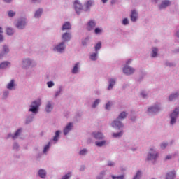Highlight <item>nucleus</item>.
<instances>
[{"label": "nucleus", "instance_id": "nucleus-60", "mask_svg": "<svg viewBox=\"0 0 179 179\" xmlns=\"http://www.w3.org/2000/svg\"><path fill=\"white\" fill-rule=\"evenodd\" d=\"M111 3H115V1L112 0Z\"/></svg>", "mask_w": 179, "mask_h": 179}, {"label": "nucleus", "instance_id": "nucleus-45", "mask_svg": "<svg viewBox=\"0 0 179 179\" xmlns=\"http://www.w3.org/2000/svg\"><path fill=\"white\" fill-rule=\"evenodd\" d=\"M110 107H111V102H108L106 105V109L110 110Z\"/></svg>", "mask_w": 179, "mask_h": 179}, {"label": "nucleus", "instance_id": "nucleus-57", "mask_svg": "<svg viewBox=\"0 0 179 179\" xmlns=\"http://www.w3.org/2000/svg\"><path fill=\"white\" fill-rule=\"evenodd\" d=\"M108 0H102L103 3H106Z\"/></svg>", "mask_w": 179, "mask_h": 179}, {"label": "nucleus", "instance_id": "nucleus-7", "mask_svg": "<svg viewBox=\"0 0 179 179\" xmlns=\"http://www.w3.org/2000/svg\"><path fill=\"white\" fill-rule=\"evenodd\" d=\"M123 72L126 75H132V73H134V72H135V69L129 67L128 66H126L123 69Z\"/></svg>", "mask_w": 179, "mask_h": 179}, {"label": "nucleus", "instance_id": "nucleus-41", "mask_svg": "<svg viewBox=\"0 0 179 179\" xmlns=\"http://www.w3.org/2000/svg\"><path fill=\"white\" fill-rule=\"evenodd\" d=\"M139 178H141V172L138 171L136 173V174L135 177L134 178V179H139Z\"/></svg>", "mask_w": 179, "mask_h": 179}, {"label": "nucleus", "instance_id": "nucleus-14", "mask_svg": "<svg viewBox=\"0 0 179 179\" xmlns=\"http://www.w3.org/2000/svg\"><path fill=\"white\" fill-rule=\"evenodd\" d=\"M71 23L66 22L63 24L62 30H71Z\"/></svg>", "mask_w": 179, "mask_h": 179}, {"label": "nucleus", "instance_id": "nucleus-59", "mask_svg": "<svg viewBox=\"0 0 179 179\" xmlns=\"http://www.w3.org/2000/svg\"><path fill=\"white\" fill-rule=\"evenodd\" d=\"M83 45H86V42L85 41H83Z\"/></svg>", "mask_w": 179, "mask_h": 179}, {"label": "nucleus", "instance_id": "nucleus-18", "mask_svg": "<svg viewBox=\"0 0 179 179\" xmlns=\"http://www.w3.org/2000/svg\"><path fill=\"white\" fill-rule=\"evenodd\" d=\"M10 65V63L8 62H3L0 64V69H5L6 68H8Z\"/></svg>", "mask_w": 179, "mask_h": 179}, {"label": "nucleus", "instance_id": "nucleus-43", "mask_svg": "<svg viewBox=\"0 0 179 179\" xmlns=\"http://www.w3.org/2000/svg\"><path fill=\"white\" fill-rule=\"evenodd\" d=\"M70 177H71V173H69L64 176H63L62 179H69Z\"/></svg>", "mask_w": 179, "mask_h": 179}, {"label": "nucleus", "instance_id": "nucleus-10", "mask_svg": "<svg viewBox=\"0 0 179 179\" xmlns=\"http://www.w3.org/2000/svg\"><path fill=\"white\" fill-rule=\"evenodd\" d=\"M92 135L95 139H103L104 138V136L103 135V133L101 132H94L92 133Z\"/></svg>", "mask_w": 179, "mask_h": 179}, {"label": "nucleus", "instance_id": "nucleus-62", "mask_svg": "<svg viewBox=\"0 0 179 179\" xmlns=\"http://www.w3.org/2000/svg\"><path fill=\"white\" fill-rule=\"evenodd\" d=\"M87 40H89V38H86L85 41H87Z\"/></svg>", "mask_w": 179, "mask_h": 179}, {"label": "nucleus", "instance_id": "nucleus-21", "mask_svg": "<svg viewBox=\"0 0 179 179\" xmlns=\"http://www.w3.org/2000/svg\"><path fill=\"white\" fill-rule=\"evenodd\" d=\"M46 174L47 173L44 169H41L38 171V176L41 177V178H45Z\"/></svg>", "mask_w": 179, "mask_h": 179}, {"label": "nucleus", "instance_id": "nucleus-22", "mask_svg": "<svg viewBox=\"0 0 179 179\" xmlns=\"http://www.w3.org/2000/svg\"><path fill=\"white\" fill-rule=\"evenodd\" d=\"M15 86V80H11L10 82L7 85V89L11 90Z\"/></svg>", "mask_w": 179, "mask_h": 179}, {"label": "nucleus", "instance_id": "nucleus-48", "mask_svg": "<svg viewBox=\"0 0 179 179\" xmlns=\"http://www.w3.org/2000/svg\"><path fill=\"white\" fill-rule=\"evenodd\" d=\"M128 23H129L128 19L124 18V19L123 20V21H122V24L126 25V24H128Z\"/></svg>", "mask_w": 179, "mask_h": 179}, {"label": "nucleus", "instance_id": "nucleus-49", "mask_svg": "<svg viewBox=\"0 0 179 179\" xmlns=\"http://www.w3.org/2000/svg\"><path fill=\"white\" fill-rule=\"evenodd\" d=\"M166 146H167V143H163L161 145V148H162V149H166Z\"/></svg>", "mask_w": 179, "mask_h": 179}, {"label": "nucleus", "instance_id": "nucleus-50", "mask_svg": "<svg viewBox=\"0 0 179 179\" xmlns=\"http://www.w3.org/2000/svg\"><path fill=\"white\" fill-rule=\"evenodd\" d=\"M92 3H93L92 1H88L87 3V7L89 8L90 6H92Z\"/></svg>", "mask_w": 179, "mask_h": 179}, {"label": "nucleus", "instance_id": "nucleus-3", "mask_svg": "<svg viewBox=\"0 0 179 179\" xmlns=\"http://www.w3.org/2000/svg\"><path fill=\"white\" fill-rule=\"evenodd\" d=\"M159 156V154L156 152L153 149H150V153L148 155L147 160H156Z\"/></svg>", "mask_w": 179, "mask_h": 179}, {"label": "nucleus", "instance_id": "nucleus-51", "mask_svg": "<svg viewBox=\"0 0 179 179\" xmlns=\"http://www.w3.org/2000/svg\"><path fill=\"white\" fill-rule=\"evenodd\" d=\"M19 148V145L17 143H14L13 149H17Z\"/></svg>", "mask_w": 179, "mask_h": 179}, {"label": "nucleus", "instance_id": "nucleus-4", "mask_svg": "<svg viewBox=\"0 0 179 179\" xmlns=\"http://www.w3.org/2000/svg\"><path fill=\"white\" fill-rule=\"evenodd\" d=\"M179 114V108L175 109V110L171 114V124L173 125L176 124V118H177V115Z\"/></svg>", "mask_w": 179, "mask_h": 179}, {"label": "nucleus", "instance_id": "nucleus-35", "mask_svg": "<svg viewBox=\"0 0 179 179\" xmlns=\"http://www.w3.org/2000/svg\"><path fill=\"white\" fill-rule=\"evenodd\" d=\"M101 48V42H99L95 46V51H99Z\"/></svg>", "mask_w": 179, "mask_h": 179}, {"label": "nucleus", "instance_id": "nucleus-25", "mask_svg": "<svg viewBox=\"0 0 179 179\" xmlns=\"http://www.w3.org/2000/svg\"><path fill=\"white\" fill-rule=\"evenodd\" d=\"M20 132H22L21 129H19L18 130H17L14 136H12L13 139H16V138H17V136H19V135L20 134Z\"/></svg>", "mask_w": 179, "mask_h": 179}, {"label": "nucleus", "instance_id": "nucleus-37", "mask_svg": "<svg viewBox=\"0 0 179 179\" xmlns=\"http://www.w3.org/2000/svg\"><path fill=\"white\" fill-rule=\"evenodd\" d=\"M2 33H3V31H2V27H0V43H1V41H3V36H2Z\"/></svg>", "mask_w": 179, "mask_h": 179}, {"label": "nucleus", "instance_id": "nucleus-15", "mask_svg": "<svg viewBox=\"0 0 179 179\" xmlns=\"http://www.w3.org/2000/svg\"><path fill=\"white\" fill-rule=\"evenodd\" d=\"M62 40L64 41H69L71 40V34L65 33L62 35Z\"/></svg>", "mask_w": 179, "mask_h": 179}, {"label": "nucleus", "instance_id": "nucleus-44", "mask_svg": "<svg viewBox=\"0 0 179 179\" xmlns=\"http://www.w3.org/2000/svg\"><path fill=\"white\" fill-rule=\"evenodd\" d=\"M48 87H52V86H54V83L52 81H49L47 83Z\"/></svg>", "mask_w": 179, "mask_h": 179}, {"label": "nucleus", "instance_id": "nucleus-26", "mask_svg": "<svg viewBox=\"0 0 179 179\" xmlns=\"http://www.w3.org/2000/svg\"><path fill=\"white\" fill-rule=\"evenodd\" d=\"M43 14V9H39L35 13V17H40Z\"/></svg>", "mask_w": 179, "mask_h": 179}, {"label": "nucleus", "instance_id": "nucleus-32", "mask_svg": "<svg viewBox=\"0 0 179 179\" xmlns=\"http://www.w3.org/2000/svg\"><path fill=\"white\" fill-rule=\"evenodd\" d=\"M6 31L8 36H12V34H13V29H12V28H7Z\"/></svg>", "mask_w": 179, "mask_h": 179}, {"label": "nucleus", "instance_id": "nucleus-33", "mask_svg": "<svg viewBox=\"0 0 179 179\" xmlns=\"http://www.w3.org/2000/svg\"><path fill=\"white\" fill-rule=\"evenodd\" d=\"M100 103V99H96L94 102V103H93V105H92V108H96V107H97V106H99V103Z\"/></svg>", "mask_w": 179, "mask_h": 179}, {"label": "nucleus", "instance_id": "nucleus-12", "mask_svg": "<svg viewBox=\"0 0 179 179\" xmlns=\"http://www.w3.org/2000/svg\"><path fill=\"white\" fill-rule=\"evenodd\" d=\"M136 19H138V13L136 10H132L131 15V22H136Z\"/></svg>", "mask_w": 179, "mask_h": 179}, {"label": "nucleus", "instance_id": "nucleus-24", "mask_svg": "<svg viewBox=\"0 0 179 179\" xmlns=\"http://www.w3.org/2000/svg\"><path fill=\"white\" fill-rule=\"evenodd\" d=\"M95 144H96V146H99V148H101V146H104V145H106V141H96V142H95Z\"/></svg>", "mask_w": 179, "mask_h": 179}, {"label": "nucleus", "instance_id": "nucleus-47", "mask_svg": "<svg viewBox=\"0 0 179 179\" xmlns=\"http://www.w3.org/2000/svg\"><path fill=\"white\" fill-rule=\"evenodd\" d=\"M105 172H102L100 173V176L97 177V179H102L104 177Z\"/></svg>", "mask_w": 179, "mask_h": 179}, {"label": "nucleus", "instance_id": "nucleus-19", "mask_svg": "<svg viewBox=\"0 0 179 179\" xmlns=\"http://www.w3.org/2000/svg\"><path fill=\"white\" fill-rule=\"evenodd\" d=\"M115 85V80L111 78L109 80V86L108 87V90H111L113 89V86Z\"/></svg>", "mask_w": 179, "mask_h": 179}, {"label": "nucleus", "instance_id": "nucleus-52", "mask_svg": "<svg viewBox=\"0 0 179 179\" xmlns=\"http://www.w3.org/2000/svg\"><path fill=\"white\" fill-rule=\"evenodd\" d=\"M171 159V155H167L165 158V160H170Z\"/></svg>", "mask_w": 179, "mask_h": 179}, {"label": "nucleus", "instance_id": "nucleus-55", "mask_svg": "<svg viewBox=\"0 0 179 179\" xmlns=\"http://www.w3.org/2000/svg\"><path fill=\"white\" fill-rule=\"evenodd\" d=\"M132 62V59H129L127 62V65L131 64Z\"/></svg>", "mask_w": 179, "mask_h": 179}, {"label": "nucleus", "instance_id": "nucleus-30", "mask_svg": "<svg viewBox=\"0 0 179 179\" xmlns=\"http://www.w3.org/2000/svg\"><path fill=\"white\" fill-rule=\"evenodd\" d=\"M122 131H120L119 133H113V138H120V136H122Z\"/></svg>", "mask_w": 179, "mask_h": 179}, {"label": "nucleus", "instance_id": "nucleus-31", "mask_svg": "<svg viewBox=\"0 0 179 179\" xmlns=\"http://www.w3.org/2000/svg\"><path fill=\"white\" fill-rule=\"evenodd\" d=\"M90 59H92V61H96V59H97V53H93L92 55H91Z\"/></svg>", "mask_w": 179, "mask_h": 179}, {"label": "nucleus", "instance_id": "nucleus-8", "mask_svg": "<svg viewBox=\"0 0 179 179\" xmlns=\"http://www.w3.org/2000/svg\"><path fill=\"white\" fill-rule=\"evenodd\" d=\"M24 26H26V20H20L17 24V29H24Z\"/></svg>", "mask_w": 179, "mask_h": 179}, {"label": "nucleus", "instance_id": "nucleus-23", "mask_svg": "<svg viewBox=\"0 0 179 179\" xmlns=\"http://www.w3.org/2000/svg\"><path fill=\"white\" fill-rule=\"evenodd\" d=\"M46 113H50V111H52V105H51V103H48L47 106H46Z\"/></svg>", "mask_w": 179, "mask_h": 179}, {"label": "nucleus", "instance_id": "nucleus-16", "mask_svg": "<svg viewBox=\"0 0 179 179\" xmlns=\"http://www.w3.org/2000/svg\"><path fill=\"white\" fill-rule=\"evenodd\" d=\"M31 65V61H30V59H24L23 60V66L24 68H27V66H30Z\"/></svg>", "mask_w": 179, "mask_h": 179}, {"label": "nucleus", "instance_id": "nucleus-2", "mask_svg": "<svg viewBox=\"0 0 179 179\" xmlns=\"http://www.w3.org/2000/svg\"><path fill=\"white\" fill-rule=\"evenodd\" d=\"M41 106V99H38L36 101H34L29 108V111L33 113L34 114H37V111H38V108Z\"/></svg>", "mask_w": 179, "mask_h": 179}, {"label": "nucleus", "instance_id": "nucleus-29", "mask_svg": "<svg viewBox=\"0 0 179 179\" xmlns=\"http://www.w3.org/2000/svg\"><path fill=\"white\" fill-rule=\"evenodd\" d=\"M59 131H57L55 132V136L53 138V141H55V142H57V141H58V138H59Z\"/></svg>", "mask_w": 179, "mask_h": 179}, {"label": "nucleus", "instance_id": "nucleus-5", "mask_svg": "<svg viewBox=\"0 0 179 179\" xmlns=\"http://www.w3.org/2000/svg\"><path fill=\"white\" fill-rule=\"evenodd\" d=\"M74 8H75L76 12V13H78V15H79L80 13V10H82V9H83V6H82V4H80V3H79V1L78 0H76L74 1Z\"/></svg>", "mask_w": 179, "mask_h": 179}, {"label": "nucleus", "instance_id": "nucleus-11", "mask_svg": "<svg viewBox=\"0 0 179 179\" xmlns=\"http://www.w3.org/2000/svg\"><path fill=\"white\" fill-rule=\"evenodd\" d=\"M54 50H55V51L56 50V51H58V52H62V51H64V50H65V46L64 45V43H62L59 45H58L57 46H56Z\"/></svg>", "mask_w": 179, "mask_h": 179}, {"label": "nucleus", "instance_id": "nucleus-1", "mask_svg": "<svg viewBox=\"0 0 179 179\" xmlns=\"http://www.w3.org/2000/svg\"><path fill=\"white\" fill-rule=\"evenodd\" d=\"M127 115H128V113H127L125 112H122L120 114L118 118L112 123L113 127L117 128L118 129H120V128H122V127H124V125H122V123H121L120 120H124V118L127 117Z\"/></svg>", "mask_w": 179, "mask_h": 179}, {"label": "nucleus", "instance_id": "nucleus-38", "mask_svg": "<svg viewBox=\"0 0 179 179\" xmlns=\"http://www.w3.org/2000/svg\"><path fill=\"white\" fill-rule=\"evenodd\" d=\"M51 145V143L49 142L48 145H46L43 149V153H45L47 152L48 149H50V145Z\"/></svg>", "mask_w": 179, "mask_h": 179}, {"label": "nucleus", "instance_id": "nucleus-61", "mask_svg": "<svg viewBox=\"0 0 179 179\" xmlns=\"http://www.w3.org/2000/svg\"><path fill=\"white\" fill-rule=\"evenodd\" d=\"M176 36H177V37H179V33L178 32L176 33Z\"/></svg>", "mask_w": 179, "mask_h": 179}, {"label": "nucleus", "instance_id": "nucleus-17", "mask_svg": "<svg viewBox=\"0 0 179 179\" xmlns=\"http://www.w3.org/2000/svg\"><path fill=\"white\" fill-rule=\"evenodd\" d=\"M159 110V106H153L148 108V113H157Z\"/></svg>", "mask_w": 179, "mask_h": 179}, {"label": "nucleus", "instance_id": "nucleus-28", "mask_svg": "<svg viewBox=\"0 0 179 179\" xmlns=\"http://www.w3.org/2000/svg\"><path fill=\"white\" fill-rule=\"evenodd\" d=\"M78 66H79V63H76L72 69L73 73H78Z\"/></svg>", "mask_w": 179, "mask_h": 179}, {"label": "nucleus", "instance_id": "nucleus-9", "mask_svg": "<svg viewBox=\"0 0 179 179\" xmlns=\"http://www.w3.org/2000/svg\"><path fill=\"white\" fill-rule=\"evenodd\" d=\"M171 2L169 0H164L162 2L161 5L159 6V9H163L164 8H167V6H169L171 5Z\"/></svg>", "mask_w": 179, "mask_h": 179}, {"label": "nucleus", "instance_id": "nucleus-46", "mask_svg": "<svg viewBox=\"0 0 179 179\" xmlns=\"http://www.w3.org/2000/svg\"><path fill=\"white\" fill-rule=\"evenodd\" d=\"M112 178H113V179H124V176H117V177L113 176H112Z\"/></svg>", "mask_w": 179, "mask_h": 179}, {"label": "nucleus", "instance_id": "nucleus-34", "mask_svg": "<svg viewBox=\"0 0 179 179\" xmlns=\"http://www.w3.org/2000/svg\"><path fill=\"white\" fill-rule=\"evenodd\" d=\"M3 54H8V52H9V48H8L6 45H4L3 48Z\"/></svg>", "mask_w": 179, "mask_h": 179}, {"label": "nucleus", "instance_id": "nucleus-42", "mask_svg": "<svg viewBox=\"0 0 179 179\" xmlns=\"http://www.w3.org/2000/svg\"><path fill=\"white\" fill-rule=\"evenodd\" d=\"M95 34H99V33H101V29L100 28H96L94 30Z\"/></svg>", "mask_w": 179, "mask_h": 179}, {"label": "nucleus", "instance_id": "nucleus-58", "mask_svg": "<svg viewBox=\"0 0 179 179\" xmlns=\"http://www.w3.org/2000/svg\"><path fill=\"white\" fill-rule=\"evenodd\" d=\"M4 94H6V96H8V94H9V92H4Z\"/></svg>", "mask_w": 179, "mask_h": 179}, {"label": "nucleus", "instance_id": "nucleus-20", "mask_svg": "<svg viewBox=\"0 0 179 179\" xmlns=\"http://www.w3.org/2000/svg\"><path fill=\"white\" fill-rule=\"evenodd\" d=\"M174 177H176V172L175 171L169 172L166 175V179H174Z\"/></svg>", "mask_w": 179, "mask_h": 179}, {"label": "nucleus", "instance_id": "nucleus-39", "mask_svg": "<svg viewBox=\"0 0 179 179\" xmlns=\"http://www.w3.org/2000/svg\"><path fill=\"white\" fill-rule=\"evenodd\" d=\"M16 15V13H15V12H13V11H12V10H10L9 12H8V16L10 17H13V16H15Z\"/></svg>", "mask_w": 179, "mask_h": 179}, {"label": "nucleus", "instance_id": "nucleus-40", "mask_svg": "<svg viewBox=\"0 0 179 179\" xmlns=\"http://www.w3.org/2000/svg\"><path fill=\"white\" fill-rule=\"evenodd\" d=\"M86 153H87V150L86 149H83L80 151V155H82L83 156L86 155Z\"/></svg>", "mask_w": 179, "mask_h": 179}, {"label": "nucleus", "instance_id": "nucleus-56", "mask_svg": "<svg viewBox=\"0 0 179 179\" xmlns=\"http://www.w3.org/2000/svg\"><path fill=\"white\" fill-rule=\"evenodd\" d=\"M7 3H10V2H12V0H4Z\"/></svg>", "mask_w": 179, "mask_h": 179}, {"label": "nucleus", "instance_id": "nucleus-36", "mask_svg": "<svg viewBox=\"0 0 179 179\" xmlns=\"http://www.w3.org/2000/svg\"><path fill=\"white\" fill-rule=\"evenodd\" d=\"M157 55V48H154L152 49V57H155Z\"/></svg>", "mask_w": 179, "mask_h": 179}, {"label": "nucleus", "instance_id": "nucleus-53", "mask_svg": "<svg viewBox=\"0 0 179 179\" xmlns=\"http://www.w3.org/2000/svg\"><path fill=\"white\" fill-rule=\"evenodd\" d=\"M141 96H142V97L143 98V99H145V97H146V94H145V92H141Z\"/></svg>", "mask_w": 179, "mask_h": 179}, {"label": "nucleus", "instance_id": "nucleus-27", "mask_svg": "<svg viewBox=\"0 0 179 179\" xmlns=\"http://www.w3.org/2000/svg\"><path fill=\"white\" fill-rule=\"evenodd\" d=\"M178 95H179L178 93L171 94V95L169 96V99L171 101H172V100H174V99H176V97H178Z\"/></svg>", "mask_w": 179, "mask_h": 179}, {"label": "nucleus", "instance_id": "nucleus-13", "mask_svg": "<svg viewBox=\"0 0 179 179\" xmlns=\"http://www.w3.org/2000/svg\"><path fill=\"white\" fill-rule=\"evenodd\" d=\"M72 127H73L72 123H69L67 124V126L64 129V135H68V134L69 133V131H71V129H72Z\"/></svg>", "mask_w": 179, "mask_h": 179}, {"label": "nucleus", "instance_id": "nucleus-63", "mask_svg": "<svg viewBox=\"0 0 179 179\" xmlns=\"http://www.w3.org/2000/svg\"><path fill=\"white\" fill-rule=\"evenodd\" d=\"M0 57H1V55H0Z\"/></svg>", "mask_w": 179, "mask_h": 179}, {"label": "nucleus", "instance_id": "nucleus-6", "mask_svg": "<svg viewBox=\"0 0 179 179\" xmlns=\"http://www.w3.org/2000/svg\"><path fill=\"white\" fill-rule=\"evenodd\" d=\"M94 27H96V21L94 20H90L87 24V30H88V31H92V30H94Z\"/></svg>", "mask_w": 179, "mask_h": 179}, {"label": "nucleus", "instance_id": "nucleus-54", "mask_svg": "<svg viewBox=\"0 0 179 179\" xmlns=\"http://www.w3.org/2000/svg\"><path fill=\"white\" fill-rule=\"evenodd\" d=\"M108 166H114V162H108Z\"/></svg>", "mask_w": 179, "mask_h": 179}]
</instances>
